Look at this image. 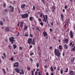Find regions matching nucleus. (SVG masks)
<instances>
[{"instance_id": "obj_1", "label": "nucleus", "mask_w": 75, "mask_h": 75, "mask_svg": "<svg viewBox=\"0 0 75 75\" xmlns=\"http://www.w3.org/2000/svg\"><path fill=\"white\" fill-rule=\"evenodd\" d=\"M54 52L55 54V55L58 57V58H59V57H61V53L59 52V50L57 49H55L54 50Z\"/></svg>"}, {"instance_id": "obj_2", "label": "nucleus", "mask_w": 75, "mask_h": 75, "mask_svg": "<svg viewBox=\"0 0 75 75\" xmlns=\"http://www.w3.org/2000/svg\"><path fill=\"white\" fill-rule=\"evenodd\" d=\"M9 40L10 42H11L12 44H14V42H15V41L14 38L13 37V36H12L11 38H9Z\"/></svg>"}, {"instance_id": "obj_3", "label": "nucleus", "mask_w": 75, "mask_h": 75, "mask_svg": "<svg viewBox=\"0 0 75 75\" xmlns=\"http://www.w3.org/2000/svg\"><path fill=\"white\" fill-rule=\"evenodd\" d=\"M21 17L23 18H27L28 17V13H25V14L21 15Z\"/></svg>"}, {"instance_id": "obj_4", "label": "nucleus", "mask_w": 75, "mask_h": 75, "mask_svg": "<svg viewBox=\"0 0 75 75\" xmlns=\"http://www.w3.org/2000/svg\"><path fill=\"white\" fill-rule=\"evenodd\" d=\"M19 73L20 75H24V72L23 70H19Z\"/></svg>"}, {"instance_id": "obj_5", "label": "nucleus", "mask_w": 75, "mask_h": 75, "mask_svg": "<svg viewBox=\"0 0 75 75\" xmlns=\"http://www.w3.org/2000/svg\"><path fill=\"white\" fill-rule=\"evenodd\" d=\"M32 38H29L28 39V42L29 45H31V42H32Z\"/></svg>"}, {"instance_id": "obj_6", "label": "nucleus", "mask_w": 75, "mask_h": 75, "mask_svg": "<svg viewBox=\"0 0 75 75\" xmlns=\"http://www.w3.org/2000/svg\"><path fill=\"white\" fill-rule=\"evenodd\" d=\"M70 38H72L74 37V35H73V32L72 30H71L70 32Z\"/></svg>"}, {"instance_id": "obj_7", "label": "nucleus", "mask_w": 75, "mask_h": 75, "mask_svg": "<svg viewBox=\"0 0 75 75\" xmlns=\"http://www.w3.org/2000/svg\"><path fill=\"white\" fill-rule=\"evenodd\" d=\"M18 62H16L14 64L13 66L14 67H18Z\"/></svg>"}, {"instance_id": "obj_8", "label": "nucleus", "mask_w": 75, "mask_h": 75, "mask_svg": "<svg viewBox=\"0 0 75 75\" xmlns=\"http://www.w3.org/2000/svg\"><path fill=\"white\" fill-rule=\"evenodd\" d=\"M42 34L44 37H46V36H47L48 34H47V32L45 31L43 32Z\"/></svg>"}, {"instance_id": "obj_9", "label": "nucleus", "mask_w": 75, "mask_h": 75, "mask_svg": "<svg viewBox=\"0 0 75 75\" xmlns=\"http://www.w3.org/2000/svg\"><path fill=\"white\" fill-rule=\"evenodd\" d=\"M60 16L61 17V18L62 20V21H64V15H63L62 14H60Z\"/></svg>"}, {"instance_id": "obj_10", "label": "nucleus", "mask_w": 75, "mask_h": 75, "mask_svg": "<svg viewBox=\"0 0 75 75\" xmlns=\"http://www.w3.org/2000/svg\"><path fill=\"white\" fill-rule=\"evenodd\" d=\"M31 44L33 45H34L35 44V40L34 39V38L33 39L32 42Z\"/></svg>"}, {"instance_id": "obj_11", "label": "nucleus", "mask_w": 75, "mask_h": 75, "mask_svg": "<svg viewBox=\"0 0 75 75\" xmlns=\"http://www.w3.org/2000/svg\"><path fill=\"white\" fill-rule=\"evenodd\" d=\"M62 48H63V47L62 45H59V49L60 50H61L62 51Z\"/></svg>"}, {"instance_id": "obj_12", "label": "nucleus", "mask_w": 75, "mask_h": 75, "mask_svg": "<svg viewBox=\"0 0 75 75\" xmlns=\"http://www.w3.org/2000/svg\"><path fill=\"white\" fill-rule=\"evenodd\" d=\"M69 74L70 75H75L74 74V71H71L70 72Z\"/></svg>"}, {"instance_id": "obj_13", "label": "nucleus", "mask_w": 75, "mask_h": 75, "mask_svg": "<svg viewBox=\"0 0 75 75\" xmlns=\"http://www.w3.org/2000/svg\"><path fill=\"white\" fill-rule=\"evenodd\" d=\"M10 30V29L8 28H6L5 29V32H8Z\"/></svg>"}, {"instance_id": "obj_14", "label": "nucleus", "mask_w": 75, "mask_h": 75, "mask_svg": "<svg viewBox=\"0 0 75 75\" xmlns=\"http://www.w3.org/2000/svg\"><path fill=\"white\" fill-rule=\"evenodd\" d=\"M26 7V5L25 4H23L21 6V8H24V7Z\"/></svg>"}, {"instance_id": "obj_15", "label": "nucleus", "mask_w": 75, "mask_h": 75, "mask_svg": "<svg viewBox=\"0 0 75 75\" xmlns=\"http://www.w3.org/2000/svg\"><path fill=\"white\" fill-rule=\"evenodd\" d=\"M68 39L67 38L65 39L64 40V41H65V43L67 44H68Z\"/></svg>"}, {"instance_id": "obj_16", "label": "nucleus", "mask_w": 75, "mask_h": 75, "mask_svg": "<svg viewBox=\"0 0 75 75\" xmlns=\"http://www.w3.org/2000/svg\"><path fill=\"white\" fill-rule=\"evenodd\" d=\"M15 70L16 71V72L17 73H19V69H18L17 68H15Z\"/></svg>"}, {"instance_id": "obj_17", "label": "nucleus", "mask_w": 75, "mask_h": 75, "mask_svg": "<svg viewBox=\"0 0 75 75\" xmlns=\"http://www.w3.org/2000/svg\"><path fill=\"white\" fill-rule=\"evenodd\" d=\"M20 26L21 28H23V21H22L21 23Z\"/></svg>"}, {"instance_id": "obj_18", "label": "nucleus", "mask_w": 75, "mask_h": 75, "mask_svg": "<svg viewBox=\"0 0 75 75\" xmlns=\"http://www.w3.org/2000/svg\"><path fill=\"white\" fill-rule=\"evenodd\" d=\"M64 49H68V45L66 44H64Z\"/></svg>"}, {"instance_id": "obj_19", "label": "nucleus", "mask_w": 75, "mask_h": 75, "mask_svg": "<svg viewBox=\"0 0 75 75\" xmlns=\"http://www.w3.org/2000/svg\"><path fill=\"white\" fill-rule=\"evenodd\" d=\"M74 60H75V59H74V57H73L71 59V61L73 62L74 61Z\"/></svg>"}, {"instance_id": "obj_20", "label": "nucleus", "mask_w": 75, "mask_h": 75, "mask_svg": "<svg viewBox=\"0 0 75 75\" xmlns=\"http://www.w3.org/2000/svg\"><path fill=\"white\" fill-rule=\"evenodd\" d=\"M50 69L52 72H54V69H53V67H52V66H51Z\"/></svg>"}, {"instance_id": "obj_21", "label": "nucleus", "mask_w": 75, "mask_h": 75, "mask_svg": "<svg viewBox=\"0 0 75 75\" xmlns=\"http://www.w3.org/2000/svg\"><path fill=\"white\" fill-rule=\"evenodd\" d=\"M71 50H72L73 51H75V45L73 47V48H71Z\"/></svg>"}, {"instance_id": "obj_22", "label": "nucleus", "mask_w": 75, "mask_h": 75, "mask_svg": "<svg viewBox=\"0 0 75 75\" xmlns=\"http://www.w3.org/2000/svg\"><path fill=\"white\" fill-rule=\"evenodd\" d=\"M13 49H16V48H17V46L15 44L13 45Z\"/></svg>"}, {"instance_id": "obj_23", "label": "nucleus", "mask_w": 75, "mask_h": 75, "mask_svg": "<svg viewBox=\"0 0 75 75\" xmlns=\"http://www.w3.org/2000/svg\"><path fill=\"white\" fill-rule=\"evenodd\" d=\"M24 36H25V37H28V33H25V34H24Z\"/></svg>"}, {"instance_id": "obj_24", "label": "nucleus", "mask_w": 75, "mask_h": 75, "mask_svg": "<svg viewBox=\"0 0 75 75\" xmlns=\"http://www.w3.org/2000/svg\"><path fill=\"white\" fill-rule=\"evenodd\" d=\"M33 19V17L31 16V17H30V20L31 21H32Z\"/></svg>"}, {"instance_id": "obj_25", "label": "nucleus", "mask_w": 75, "mask_h": 75, "mask_svg": "<svg viewBox=\"0 0 75 75\" xmlns=\"http://www.w3.org/2000/svg\"><path fill=\"white\" fill-rule=\"evenodd\" d=\"M11 11H12V12L14 11V8L13 7H12L11 8Z\"/></svg>"}, {"instance_id": "obj_26", "label": "nucleus", "mask_w": 75, "mask_h": 75, "mask_svg": "<svg viewBox=\"0 0 75 75\" xmlns=\"http://www.w3.org/2000/svg\"><path fill=\"white\" fill-rule=\"evenodd\" d=\"M47 19L46 18H44V19L42 20L43 21H44V22H47Z\"/></svg>"}, {"instance_id": "obj_27", "label": "nucleus", "mask_w": 75, "mask_h": 75, "mask_svg": "<svg viewBox=\"0 0 75 75\" xmlns=\"http://www.w3.org/2000/svg\"><path fill=\"white\" fill-rule=\"evenodd\" d=\"M28 28V27L27 26H24V30H26V29H27Z\"/></svg>"}, {"instance_id": "obj_28", "label": "nucleus", "mask_w": 75, "mask_h": 75, "mask_svg": "<svg viewBox=\"0 0 75 75\" xmlns=\"http://www.w3.org/2000/svg\"><path fill=\"white\" fill-rule=\"evenodd\" d=\"M8 47L10 50H11V49H12V46L11 45H8Z\"/></svg>"}, {"instance_id": "obj_29", "label": "nucleus", "mask_w": 75, "mask_h": 75, "mask_svg": "<svg viewBox=\"0 0 75 75\" xmlns=\"http://www.w3.org/2000/svg\"><path fill=\"white\" fill-rule=\"evenodd\" d=\"M68 68H66V69L65 71H64V72H66V73L68 72Z\"/></svg>"}, {"instance_id": "obj_30", "label": "nucleus", "mask_w": 75, "mask_h": 75, "mask_svg": "<svg viewBox=\"0 0 75 75\" xmlns=\"http://www.w3.org/2000/svg\"><path fill=\"white\" fill-rule=\"evenodd\" d=\"M2 70L3 71L4 74H6V71H5L4 69H3Z\"/></svg>"}, {"instance_id": "obj_31", "label": "nucleus", "mask_w": 75, "mask_h": 75, "mask_svg": "<svg viewBox=\"0 0 75 75\" xmlns=\"http://www.w3.org/2000/svg\"><path fill=\"white\" fill-rule=\"evenodd\" d=\"M69 21H70V20L69 19H68L67 22V24H69Z\"/></svg>"}, {"instance_id": "obj_32", "label": "nucleus", "mask_w": 75, "mask_h": 75, "mask_svg": "<svg viewBox=\"0 0 75 75\" xmlns=\"http://www.w3.org/2000/svg\"><path fill=\"white\" fill-rule=\"evenodd\" d=\"M4 8H6V3H4V4L3 5Z\"/></svg>"}, {"instance_id": "obj_33", "label": "nucleus", "mask_w": 75, "mask_h": 75, "mask_svg": "<svg viewBox=\"0 0 75 75\" xmlns=\"http://www.w3.org/2000/svg\"><path fill=\"white\" fill-rule=\"evenodd\" d=\"M67 8H68V7L67 6V5H66L64 6L65 9H66V10H67Z\"/></svg>"}, {"instance_id": "obj_34", "label": "nucleus", "mask_w": 75, "mask_h": 75, "mask_svg": "<svg viewBox=\"0 0 75 75\" xmlns=\"http://www.w3.org/2000/svg\"><path fill=\"white\" fill-rule=\"evenodd\" d=\"M57 70L58 71H59L60 70V67H58L57 68Z\"/></svg>"}, {"instance_id": "obj_35", "label": "nucleus", "mask_w": 75, "mask_h": 75, "mask_svg": "<svg viewBox=\"0 0 75 75\" xmlns=\"http://www.w3.org/2000/svg\"><path fill=\"white\" fill-rule=\"evenodd\" d=\"M38 72L37 71H35V75H38Z\"/></svg>"}, {"instance_id": "obj_36", "label": "nucleus", "mask_w": 75, "mask_h": 75, "mask_svg": "<svg viewBox=\"0 0 75 75\" xmlns=\"http://www.w3.org/2000/svg\"><path fill=\"white\" fill-rule=\"evenodd\" d=\"M11 60L12 61H13V60H14V58H13V57H12L11 58Z\"/></svg>"}, {"instance_id": "obj_37", "label": "nucleus", "mask_w": 75, "mask_h": 75, "mask_svg": "<svg viewBox=\"0 0 75 75\" xmlns=\"http://www.w3.org/2000/svg\"><path fill=\"white\" fill-rule=\"evenodd\" d=\"M3 55L4 56V58H6V53H3Z\"/></svg>"}, {"instance_id": "obj_38", "label": "nucleus", "mask_w": 75, "mask_h": 75, "mask_svg": "<svg viewBox=\"0 0 75 75\" xmlns=\"http://www.w3.org/2000/svg\"><path fill=\"white\" fill-rule=\"evenodd\" d=\"M40 17H41V18H42V13H40Z\"/></svg>"}, {"instance_id": "obj_39", "label": "nucleus", "mask_w": 75, "mask_h": 75, "mask_svg": "<svg viewBox=\"0 0 75 75\" xmlns=\"http://www.w3.org/2000/svg\"><path fill=\"white\" fill-rule=\"evenodd\" d=\"M34 54L33 52H32L30 53V55L31 56H32V55H34Z\"/></svg>"}, {"instance_id": "obj_40", "label": "nucleus", "mask_w": 75, "mask_h": 75, "mask_svg": "<svg viewBox=\"0 0 75 75\" xmlns=\"http://www.w3.org/2000/svg\"><path fill=\"white\" fill-rule=\"evenodd\" d=\"M31 73H32V75H34V71L33 70H32L31 71Z\"/></svg>"}, {"instance_id": "obj_41", "label": "nucleus", "mask_w": 75, "mask_h": 75, "mask_svg": "<svg viewBox=\"0 0 75 75\" xmlns=\"http://www.w3.org/2000/svg\"><path fill=\"white\" fill-rule=\"evenodd\" d=\"M37 68H38V67H39V64H38V63H37Z\"/></svg>"}, {"instance_id": "obj_42", "label": "nucleus", "mask_w": 75, "mask_h": 75, "mask_svg": "<svg viewBox=\"0 0 75 75\" xmlns=\"http://www.w3.org/2000/svg\"><path fill=\"white\" fill-rule=\"evenodd\" d=\"M60 72L61 74H63V70H60Z\"/></svg>"}, {"instance_id": "obj_43", "label": "nucleus", "mask_w": 75, "mask_h": 75, "mask_svg": "<svg viewBox=\"0 0 75 75\" xmlns=\"http://www.w3.org/2000/svg\"><path fill=\"white\" fill-rule=\"evenodd\" d=\"M40 24L42 26L44 25V24L42 22H41L40 23Z\"/></svg>"}, {"instance_id": "obj_44", "label": "nucleus", "mask_w": 75, "mask_h": 75, "mask_svg": "<svg viewBox=\"0 0 75 75\" xmlns=\"http://www.w3.org/2000/svg\"><path fill=\"white\" fill-rule=\"evenodd\" d=\"M38 21H40V22H41V19L40 18H39L38 19Z\"/></svg>"}, {"instance_id": "obj_45", "label": "nucleus", "mask_w": 75, "mask_h": 75, "mask_svg": "<svg viewBox=\"0 0 75 75\" xmlns=\"http://www.w3.org/2000/svg\"><path fill=\"white\" fill-rule=\"evenodd\" d=\"M38 75H42V74H41V72H38Z\"/></svg>"}, {"instance_id": "obj_46", "label": "nucleus", "mask_w": 75, "mask_h": 75, "mask_svg": "<svg viewBox=\"0 0 75 75\" xmlns=\"http://www.w3.org/2000/svg\"><path fill=\"white\" fill-rule=\"evenodd\" d=\"M45 16L46 19L47 20V18H48V16H47V15H45Z\"/></svg>"}, {"instance_id": "obj_47", "label": "nucleus", "mask_w": 75, "mask_h": 75, "mask_svg": "<svg viewBox=\"0 0 75 75\" xmlns=\"http://www.w3.org/2000/svg\"><path fill=\"white\" fill-rule=\"evenodd\" d=\"M33 10H35V6H33Z\"/></svg>"}, {"instance_id": "obj_48", "label": "nucleus", "mask_w": 75, "mask_h": 75, "mask_svg": "<svg viewBox=\"0 0 75 75\" xmlns=\"http://www.w3.org/2000/svg\"><path fill=\"white\" fill-rule=\"evenodd\" d=\"M29 47L30 48H33V45H30L29 46Z\"/></svg>"}, {"instance_id": "obj_49", "label": "nucleus", "mask_w": 75, "mask_h": 75, "mask_svg": "<svg viewBox=\"0 0 75 75\" xmlns=\"http://www.w3.org/2000/svg\"><path fill=\"white\" fill-rule=\"evenodd\" d=\"M42 1L44 4H45V1H44V0H41Z\"/></svg>"}, {"instance_id": "obj_50", "label": "nucleus", "mask_w": 75, "mask_h": 75, "mask_svg": "<svg viewBox=\"0 0 75 75\" xmlns=\"http://www.w3.org/2000/svg\"><path fill=\"white\" fill-rule=\"evenodd\" d=\"M72 42H71L69 45L70 46H71V45H72Z\"/></svg>"}, {"instance_id": "obj_51", "label": "nucleus", "mask_w": 75, "mask_h": 75, "mask_svg": "<svg viewBox=\"0 0 75 75\" xmlns=\"http://www.w3.org/2000/svg\"><path fill=\"white\" fill-rule=\"evenodd\" d=\"M19 48L21 50H23V48L22 47H20Z\"/></svg>"}, {"instance_id": "obj_52", "label": "nucleus", "mask_w": 75, "mask_h": 75, "mask_svg": "<svg viewBox=\"0 0 75 75\" xmlns=\"http://www.w3.org/2000/svg\"><path fill=\"white\" fill-rule=\"evenodd\" d=\"M4 11H8V10L7 9H5L4 10Z\"/></svg>"}, {"instance_id": "obj_53", "label": "nucleus", "mask_w": 75, "mask_h": 75, "mask_svg": "<svg viewBox=\"0 0 75 75\" xmlns=\"http://www.w3.org/2000/svg\"><path fill=\"white\" fill-rule=\"evenodd\" d=\"M37 30H38V31H40V29H39V28H38L37 27Z\"/></svg>"}, {"instance_id": "obj_54", "label": "nucleus", "mask_w": 75, "mask_h": 75, "mask_svg": "<svg viewBox=\"0 0 75 75\" xmlns=\"http://www.w3.org/2000/svg\"><path fill=\"white\" fill-rule=\"evenodd\" d=\"M27 69H28V71H30V67H28L27 68Z\"/></svg>"}, {"instance_id": "obj_55", "label": "nucleus", "mask_w": 75, "mask_h": 75, "mask_svg": "<svg viewBox=\"0 0 75 75\" xmlns=\"http://www.w3.org/2000/svg\"><path fill=\"white\" fill-rule=\"evenodd\" d=\"M30 37H33V35H32L31 34H30Z\"/></svg>"}, {"instance_id": "obj_56", "label": "nucleus", "mask_w": 75, "mask_h": 75, "mask_svg": "<svg viewBox=\"0 0 75 75\" xmlns=\"http://www.w3.org/2000/svg\"><path fill=\"white\" fill-rule=\"evenodd\" d=\"M0 24L1 25H3V23L2 22H0Z\"/></svg>"}, {"instance_id": "obj_57", "label": "nucleus", "mask_w": 75, "mask_h": 75, "mask_svg": "<svg viewBox=\"0 0 75 75\" xmlns=\"http://www.w3.org/2000/svg\"><path fill=\"white\" fill-rule=\"evenodd\" d=\"M52 46H51L50 47V50H51L52 49Z\"/></svg>"}, {"instance_id": "obj_58", "label": "nucleus", "mask_w": 75, "mask_h": 75, "mask_svg": "<svg viewBox=\"0 0 75 75\" xmlns=\"http://www.w3.org/2000/svg\"><path fill=\"white\" fill-rule=\"evenodd\" d=\"M52 9H53V10H55V8H55V7H53L52 8Z\"/></svg>"}, {"instance_id": "obj_59", "label": "nucleus", "mask_w": 75, "mask_h": 75, "mask_svg": "<svg viewBox=\"0 0 75 75\" xmlns=\"http://www.w3.org/2000/svg\"><path fill=\"white\" fill-rule=\"evenodd\" d=\"M50 31L51 32H52V29H51V28H50Z\"/></svg>"}, {"instance_id": "obj_60", "label": "nucleus", "mask_w": 75, "mask_h": 75, "mask_svg": "<svg viewBox=\"0 0 75 75\" xmlns=\"http://www.w3.org/2000/svg\"><path fill=\"white\" fill-rule=\"evenodd\" d=\"M3 20L4 21V22H5V19L4 18H2Z\"/></svg>"}, {"instance_id": "obj_61", "label": "nucleus", "mask_w": 75, "mask_h": 75, "mask_svg": "<svg viewBox=\"0 0 75 75\" xmlns=\"http://www.w3.org/2000/svg\"><path fill=\"white\" fill-rule=\"evenodd\" d=\"M30 61H33V59L31 58H30Z\"/></svg>"}, {"instance_id": "obj_62", "label": "nucleus", "mask_w": 75, "mask_h": 75, "mask_svg": "<svg viewBox=\"0 0 75 75\" xmlns=\"http://www.w3.org/2000/svg\"><path fill=\"white\" fill-rule=\"evenodd\" d=\"M43 18H45V15H43Z\"/></svg>"}, {"instance_id": "obj_63", "label": "nucleus", "mask_w": 75, "mask_h": 75, "mask_svg": "<svg viewBox=\"0 0 75 75\" xmlns=\"http://www.w3.org/2000/svg\"><path fill=\"white\" fill-rule=\"evenodd\" d=\"M74 43H73L72 44V45L71 46V47H74Z\"/></svg>"}, {"instance_id": "obj_64", "label": "nucleus", "mask_w": 75, "mask_h": 75, "mask_svg": "<svg viewBox=\"0 0 75 75\" xmlns=\"http://www.w3.org/2000/svg\"><path fill=\"white\" fill-rule=\"evenodd\" d=\"M51 75H54V73L52 72L51 74Z\"/></svg>"}]
</instances>
